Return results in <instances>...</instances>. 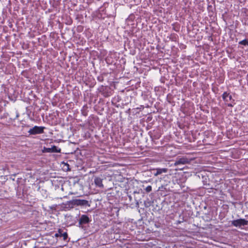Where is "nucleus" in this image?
Instances as JSON below:
<instances>
[{"instance_id":"f257e3e1","label":"nucleus","mask_w":248,"mask_h":248,"mask_svg":"<svg viewBox=\"0 0 248 248\" xmlns=\"http://www.w3.org/2000/svg\"><path fill=\"white\" fill-rule=\"evenodd\" d=\"M44 129L45 127L43 126H35L32 128H31L29 130L28 132L30 133V135L42 134L44 133Z\"/></svg>"},{"instance_id":"f3484780","label":"nucleus","mask_w":248,"mask_h":248,"mask_svg":"<svg viewBox=\"0 0 248 248\" xmlns=\"http://www.w3.org/2000/svg\"><path fill=\"white\" fill-rule=\"evenodd\" d=\"M227 14V13H226V12L225 14H223V15H222V18L223 19V20H224L225 21V14Z\"/></svg>"},{"instance_id":"20e7f679","label":"nucleus","mask_w":248,"mask_h":248,"mask_svg":"<svg viewBox=\"0 0 248 248\" xmlns=\"http://www.w3.org/2000/svg\"><path fill=\"white\" fill-rule=\"evenodd\" d=\"M61 149L58 148L56 146L53 145L50 148L44 147L43 153H60Z\"/></svg>"},{"instance_id":"dca6fc26","label":"nucleus","mask_w":248,"mask_h":248,"mask_svg":"<svg viewBox=\"0 0 248 248\" xmlns=\"http://www.w3.org/2000/svg\"><path fill=\"white\" fill-rule=\"evenodd\" d=\"M227 106L230 107H232L233 105L231 103H229L227 104Z\"/></svg>"},{"instance_id":"2eb2a0df","label":"nucleus","mask_w":248,"mask_h":248,"mask_svg":"<svg viewBox=\"0 0 248 248\" xmlns=\"http://www.w3.org/2000/svg\"><path fill=\"white\" fill-rule=\"evenodd\" d=\"M64 164H65V165L67 167V169H66V170H70V169H69V165L67 163H65Z\"/></svg>"},{"instance_id":"1a4fd4ad","label":"nucleus","mask_w":248,"mask_h":248,"mask_svg":"<svg viewBox=\"0 0 248 248\" xmlns=\"http://www.w3.org/2000/svg\"><path fill=\"white\" fill-rule=\"evenodd\" d=\"M94 182L96 186L99 187H103V185L102 184V179L100 177H95Z\"/></svg>"},{"instance_id":"6ab92c4d","label":"nucleus","mask_w":248,"mask_h":248,"mask_svg":"<svg viewBox=\"0 0 248 248\" xmlns=\"http://www.w3.org/2000/svg\"><path fill=\"white\" fill-rule=\"evenodd\" d=\"M78 18H79V15H78L77 17H76V19H78Z\"/></svg>"},{"instance_id":"0eeeda50","label":"nucleus","mask_w":248,"mask_h":248,"mask_svg":"<svg viewBox=\"0 0 248 248\" xmlns=\"http://www.w3.org/2000/svg\"><path fill=\"white\" fill-rule=\"evenodd\" d=\"M222 98L226 102H228L232 100V96L227 92H224L222 94Z\"/></svg>"},{"instance_id":"412c9836","label":"nucleus","mask_w":248,"mask_h":248,"mask_svg":"<svg viewBox=\"0 0 248 248\" xmlns=\"http://www.w3.org/2000/svg\"><path fill=\"white\" fill-rule=\"evenodd\" d=\"M178 169L180 170H182L183 168H178Z\"/></svg>"},{"instance_id":"aec40b11","label":"nucleus","mask_w":248,"mask_h":248,"mask_svg":"<svg viewBox=\"0 0 248 248\" xmlns=\"http://www.w3.org/2000/svg\"><path fill=\"white\" fill-rule=\"evenodd\" d=\"M162 187H163V186H161V187H159V189H160L161 188H162Z\"/></svg>"},{"instance_id":"423d86ee","label":"nucleus","mask_w":248,"mask_h":248,"mask_svg":"<svg viewBox=\"0 0 248 248\" xmlns=\"http://www.w3.org/2000/svg\"><path fill=\"white\" fill-rule=\"evenodd\" d=\"M90 221V219L87 215H83L79 219V224L80 225L86 224L88 223Z\"/></svg>"},{"instance_id":"7ed1b4c3","label":"nucleus","mask_w":248,"mask_h":248,"mask_svg":"<svg viewBox=\"0 0 248 248\" xmlns=\"http://www.w3.org/2000/svg\"><path fill=\"white\" fill-rule=\"evenodd\" d=\"M70 202L73 205H87L88 201L85 200L74 199L70 201Z\"/></svg>"},{"instance_id":"9d476101","label":"nucleus","mask_w":248,"mask_h":248,"mask_svg":"<svg viewBox=\"0 0 248 248\" xmlns=\"http://www.w3.org/2000/svg\"><path fill=\"white\" fill-rule=\"evenodd\" d=\"M215 9V7H213L212 5H209L207 7V10L208 11V15L209 16L212 17L213 16L214 14V10Z\"/></svg>"},{"instance_id":"9b49d317","label":"nucleus","mask_w":248,"mask_h":248,"mask_svg":"<svg viewBox=\"0 0 248 248\" xmlns=\"http://www.w3.org/2000/svg\"><path fill=\"white\" fill-rule=\"evenodd\" d=\"M154 170L157 171L158 175H160L163 173H167L168 172V169L167 168H156L154 169Z\"/></svg>"},{"instance_id":"4468645a","label":"nucleus","mask_w":248,"mask_h":248,"mask_svg":"<svg viewBox=\"0 0 248 248\" xmlns=\"http://www.w3.org/2000/svg\"><path fill=\"white\" fill-rule=\"evenodd\" d=\"M152 186H149L146 187L145 191L147 193H149L152 191Z\"/></svg>"},{"instance_id":"f03ea898","label":"nucleus","mask_w":248,"mask_h":248,"mask_svg":"<svg viewBox=\"0 0 248 248\" xmlns=\"http://www.w3.org/2000/svg\"><path fill=\"white\" fill-rule=\"evenodd\" d=\"M232 224L235 227H241V226H245L248 224V220L245 219L240 218L234 220L232 221Z\"/></svg>"},{"instance_id":"ddd939ff","label":"nucleus","mask_w":248,"mask_h":248,"mask_svg":"<svg viewBox=\"0 0 248 248\" xmlns=\"http://www.w3.org/2000/svg\"><path fill=\"white\" fill-rule=\"evenodd\" d=\"M135 18V16L134 14H131L126 19V21H133Z\"/></svg>"},{"instance_id":"39448f33","label":"nucleus","mask_w":248,"mask_h":248,"mask_svg":"<svg viewBox=\"0 0 248 248\" xmlns=\"http://www.w3.org/2000/svg\"><path fill=\"white\" fill-rule=\"evenodd\" d=\"M189 163V160L186 157H182L177 159L174 163V166H177L180 165H184Z\"/></svg>"},{"instance_id":"6e6552de","label":"nucleus","mask_w":248,"mask_h":248,"mask_svg":"<svg viewBox=\"0 0 248 248\" xmlns=\"http://www.w3.org/2000/svg\"><path fill=\"white\" fill-rule=\"evenodd\" d=\"M55 237H58L59 236H62L64 240H66L68 237V235L66 232H62V230L61 229H59L58 233H57L55 234Z\"/></svg>"},{"instance_id":"f8f14e48","label":"nucleus","mask_w":248,"mask_h":248,"mask_svg":"<svg viewBox=\"0 0 248 248\" xmlns=\"http://www.w3.org/2000/svg\"><path fill=\"white\" fill-rule=\"evenodd\" d=\"M239 44L243 45L244 46H248V40H243L239 42Z\"/></svg>"},{"instance_id":"a211bd4d","label":"nucleus","mask_w":248,"mask_h":248,"mask_svg":"<svg viewBox=\"0 0 248 248\" xmlns=\"http://www.w3.org/2000/svg\"><path fill=\"white\" fill-rule=\"evenodd\" d=\"M154 175H155V176H158V172H157V171H156V172H155V173H154Z\"/></svg>"}]
</instances>
